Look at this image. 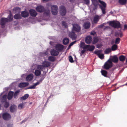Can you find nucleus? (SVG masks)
<instances>
[{
  "label": "nucleus",
  "mask_w": 127,
  "mask_h": 127,
  "mask_svg": "<svg viewBox=\"0 0 127 127\" xmlns=\"http://www.w3.org/2000/svg\"><path fill=\"white\" fill-rule=\"evenodd\" d=\"M12 124H9L8 125V127H12Z\"/></svg>",
  "instance_id": "e2e57ef3"
},
{
  "label": "nucleus",
  "mask_w": 127,
  "mask_h": 127,
  "mask_svg": "<svg viewBox=\"0 0 127 127\" xmlns=\"http://www.w3.org/2000/svg\"><path fill=\"white\" fill-rule=\"evenodd\" d=\"M68 35L69 37L72 40H75L77 38V35L72 31L69 32Z\"/></svg>",
  "instance_id": "423d86ee"
},
{
  "label": "nucleus",
  "mask_w": 127,
  "mask_h": 127,
  "mask_svg": "<svg viewBox=\"0 0 127 127\" xmlns=\"http://www.w3.org/2000/svg\"><path fill=\"white\" fill-rule=\"evenodd\" d=\"M42 65H41L43 67V69L44 67H48L50 66V63L48 62L45 61L42 64Z\"/></svg>",
  "instance_id": "dca6fc26"
},
{
  "label": "nucleus",
  "mask_w": 127,
  "mask_h": 127,
  "mask_svg": "<svg viewBox=\"0 0 127 127\" xmlns=\"http://www.w3.org/2000/svg\"><path fill=\"white\" fill-rule=\"evenodd\" d=\"M14 18L16 19H19L21 18V16L19 14H16L14 16Z\"/></svg>",
  "instance_id": "e433bc0d"
},
{
  "label": "nucleus",
  "mask_w": 127,
  "mask_h": 127,
  "mask_svg": "<svg viewBox=\"0 0 127 127\" xmlns=\"http://www.w3.org/2000/svg\"><path fill=\"white\" fill-rule=\"evenodd\" d=\"M56 14H57V9H58V7L57 6V5H56Z\"/></svg>",
  "instance_id": "69168bd1"
},
{
  "label": "nucleus",
  "mask_w": 127,
  "mask_h": 127,
  "mask_svg": "<svg viewBox=\"0 0 127 127\" xmlns=\"http://www.w3.org/2000/svg\"><path fill=\"white\" fill-rule=\"evenodd\" d=\"M21 11L20 8L19 7H16L14 8L13 9L14 12H19Z\"/></svg>",
  "instance_id": "473e14b6"
},
{
  "label": "nucleus",
  "mask_w": 127,
  "mask_h": 127,
  "mask_svg": "<svg viewBox=\"0 0 127 127\" xmlns=\"http://www.w3.org/2000/svg\"><path fill=\"white\" fill-rule=\"evenodd\" d=\"M17 106L14 105H12L10 108V111L11 112H13L17 110Z\"/></svg>",
  "instance_id": "6ab92c4d"
},
{
  "label": "nucleus",
  "mask_w": 127,
  "mask_h": 127,
  "mask_svg": "<svg viewBox=\"0 0 127 127\" xmlns=\"http://www.w3.org/2000/svg\"><path fill=\"white\" fill-rule=\"evenodd\" d=\"M2 117L4 120H7L10 118L11 116L8 113H5L2 114Z\"/></svg>",
  "instance_id": "9b49d317"
},
{
  "label": "nucleus",
  "mask_w": 127,
  "mask_h": 127,
  "mask_svg": "<svg viewBox=\"0 0 127 127\" xmlns=\"http://www.w3.org/2000/svg\"><path fill=\"white\" fill-rule=\"evenodd\" d=\"M8 20L7 18H2L1 20V27L3 28L4 25L6 22H8Z\"/></svg>",
  "instance_id": "f8f14e48"
},
{
  "label": "nucleus",
  "mask_w": 127,
  "mask_h": 127,
  "mask_svg": "<svg viewBox=\"0 0 127 127\" xmlns=\"http://www.w3.org/2000/svg\"><path fill=\"white\" fill-rule=\"evenodd\" d=\"M92 3L94 5L95 7L97 6L98 4V2L96 0H92Z\"/></svg>",
  "instance_id": "c9c22d12"
},
{
  "label": "nucleus",
  "mask_w": 127,
  "mask_h": 127,
  "mask_svg": "<svg viewBox=\"0 0 127 127\" xmlns=\"http://www.w3.org/2000/svg\"><path fill=\"white\" fill-rule=\"evenodd\" d=\"M26 76V74H23L21 75V77L22 79H23L24 78H25Z\"/></svg>",
  "instance_id": "bf43d9fd"
},
{
  "label": "nucleus",
  "mask_w": 127,
  "mask_h": 127,
  "mask_svg": "<svg viewBox=\"0 0 127 127\" xmlns=\"http://www.w3.org/2000/svg\"><path fill=\"white\" fill-rule=\"evenodd\" d=\"M50 13V10L48 9H47L45 10L44 14V15L48 16L49 15Z\"/></svg>",
  "instance_id": "79ce46f5"
},
{
  "label": "nucleus",
  "mask_w": 127,
  "mask_h": 127,
  "mask_svg": "<svg viewBox=\"0 0 127 127\" xmlns=\"http://www.w3.org/2000/svg\"><path fill=\"white\" fill-rule=\"evenodd\" d=\"M12 18H13L12 14L10 12L9 15L8 16V17L7 18L8 19V21H9L11 20H12Z\"/></svg>",
  "instance_id": "a18cd8bd"
},
{
  "label": "nucleus",
  "mask_w": 127,
  "mask_h": 127,
  "mask_svg": "<svg viewBox=\"0 0 127 127\" xmlns=\"http://www.w3.org/2000/svg\"><path fill=\"white\" fill-rule=\"evenodd\" d=\"M36 10L39 12H42L44 10V7L41 6H37L36 8Z\"/></svg>",
  "instance_id": "2eb2a0df"
},
{
  "label": "nucleus",
  "mask_w": 127,
  "mask_h": 127,
  "mask_svg": "<svg viewBox=\"0 0 127 127\" xmlns=\"http://www.w3.org/2000/svg\"><path fill=\"white\" fill-rule=\"evenodd\" d=\"M101 72L103 76L105 77H108L107 76V72L106 70H101Z\"/></svg>",
  "instance_id": "a878e982"
},
{
  "label": "nucleus",
  "mask_w": 127,
  "mask_h": 127,
  "mask_svg": "<svg viewBox=\"0 0 127 127\" xmlns=\"http://www.w3.org/2000/svg\"><path fill=\"white\" fill-rule=\"evenodd\" d=\"M51 12L52 14L54 15H56V6L52 5L51 7Z\"/></svg>",
  "instance_id": "b1692460"
},
{
  "label": "nucleus",
  "mask_w": 127,
  "mask_h": 127,
  "mask_svg": "<svg viewBox=\"0 0 127 127\" xmlns=\"http://www.w3.org/2000/svg\"><path fill=\"white\" fill-rule=\"evenodd\" d=\"M121 26V25L120 23L118 22L117 23L115 22L114 28H118L120 27Z\"/></svg>",
  "instance_id": "72a5a7b5"
},
{
  "label": "nucleus",
  "mask_w": 127,
  "mask_h": 127,
  "mask_svg": "<svg viewBox=\"0 0 127 127\" xmlns=\"http://www.w3.org/2000/svg\"><path fill=\"white\" fill-rule=\"evenodd\" d=\"M126 58L125 56L122 55L120 56L119 57V59L120 61L123 62L125 61Z\"/></svg>",
  "instance_id": "7c9ffc66"
},
{
  "label": "nucleus",
  "mask_w": 127,
  "mask_h": 127,
  "mask_svg": "<svg viewBox=\"0 0 127 127\" xmlns=\"http://www.w3.org/2000/svg\"><path fill=\"white\" fill-rule=\"evenodd\" d=\"M9 103L8 102H6L5 103V104L4 105V107L6 108H7L9 106Z\"/></svg>",
  "instance_id": "6e6d98bb"
},
{
  "label": "nucleus",
  "mask_w": 127,
  "mask_h": 127,
  "mask_svg": "<svg viewBox=\"0 0 127 127\" xmlns=\"http://www.w3.org/2000/svg\"><path fill=\"white\" fill-rule=\"evenodd\" d=\"M117 34L118 35V36L120 35V37H122L123 35V33L121 32L119 33H117Z\"/></svg>",
  "instance_id": "5fc2aeb1"
},
{
  "label": "nucleus",
  "mask_w": 127,
  "mask_h": 127,
  "mask_svg": "<svg viewBox=\"0 0 127 127\" xmlns=\"http://www.w3.org/2000/svg\"><path fill=\"white\" fill-rule=\"evenodd\" d=\"M55 56H52L49 57L48 58V60L49 61L53 62L55 60Z\"/></svg>",
  "instance_id": "f704fd0d"
},
{
  "label": "nucleus",
  "mask_w": 127,
  "mask_h": 127,
  "mask_svg": "<svg viewBox=\"0 0 127 127\" xmlns=\"http://www.w3.org/2000/svg\"><path fill=\"white\" fill-rule=\"evenodd\" d=\"M43 69V67L41 65H38L36 66V69L34 72V74L36 76H38L41 74V71Z\"/></svg>",
  "instance_id": "f257e3e1"
},
{
  "label": "nucleus",
  "mask_w": 127,
  "mask_h": 127,
  "mask_svg": "<svg viewBox=\"0 0 127 127\" xmlns=\"http://www.w3.org/2000/svg\"><path fill=\"white\" fill-rule=\"evenodd\" d=\"M115 22L114 21H110L109 22V25L110 26L114 28Z\"/></svg>",
  "instance_id": "37998d69"
},
{
  "label": "nucleus",
  "mask_w": 127,
  "mask_h": 127,
  "mask_svg": "<svg viewBox=\"0 0 127 127\" xmlns=\"http://www.w3.org/2000/svg\"><path fill=\"white\" fill-rule=\"evenodd\" d=\"M127 29V25L126 24H125L124 25V29L123 30H126Z\"/></svg>",
  "instance_id": "052dcab7"
},
{
  "label": "nucleus",
  "mask_w": 127,
  "mask_h": 127,
  "mask_svg": "<svg viewBox=\"0 0 127 127\" xmlns=\"http://www.w3.org/2000/svg\"><path fill=\"white\" fill-rule=\"evenodd\" d=\"M111 60L114 63H117L118 61V57L116 56H113Z\"/></svg>",
  "instance_id": "5701e85b"
},
{
  "label": "nucleus",
  "mask_w": 127,
  "mask_h": 127,
  "mask_svg": "<svg viewBox=\"0 0 127 127\" xmlns=\"http://www.w3.org/2000/svg\"><path fill=\"white\" fill-rule=\"evenodd\" d=\"M43 2H45V1H47L48 0H42Z\"/></svg>",
  "instance_id": "338daca9"
},
{
  "label": "nucleus",
  "mask_w": 127,
  "mask_h": 127,
  "mask_svg": "<svg viewBox=\"0 0 127 127\" xmlns=\"http://www.w3.org/2000/svg\"><path fill=\"white\" fill-rule=\"evenodd\" d=\"M99 39L97 37H95L93 38V43L95 44L97 43Z\"/></svg>",
  "instance_id": "a19ab883"
},
{
  "label": "nucleus",
  "mask_w": 127,
  "mask_h": 127,
  "mask_svg": "<svg viewBox=\"0 0 127 127\" xmlns=\"http://www.w3.org/2000/svg\"><path fill=\"white\" fill-rule=\"evenodd\" d=\"M76 42V41H75L71 43L69 45V47H70L73 45L74 43H75Z\"/></svg>",
  "instance_id": "4d7b16f0"
},
{
  "label": "nucleus",
  "mask_w": 127,
  "mask_h": 127,
  "mask_svg": "<svg viewBox=\"0 0 127 127\" xmlns=\"http://www.w3.org/2000/svg\"><path fill=\"white\" fill-rule=\"evenodd\" d=\"M99 16L97 15H96L94 17L93 22L94 23H96L100 19Z\"/></svg>",
  "instance_id": "aec40b11"
},
{
  "label": "nucleus",
  "mask_w": 127,
  "mask_h": 127,
  "mask_svg": "<svg viewBox=\"0 0 127 127\" xmlns=\"http://www.w3.org/2000/svg\"><path fill=\"white\" fill-rule=\"evenodd\" d=\"M13 94L14 92H13L10 91L9 92L7 96L8 99L10 100L12 98Z\"/></svg>",
  "instance_id": "393cba45"
},
{
  "label": "nucleus",
  "mask_w": 127,
  "mask_h": 127,
  "mask_svg": "<svg viewBox=\"0 0 127 127\" xmlns=\"http://www.w3.org/2000/svg\"><path fill=\"white\" fill-rule=\"evenodd\" d=\"M44 54L45 55H47V52H45V53H44Z\"/></svg>",
  "instance_id": "774afa93"
},
{
  "label": "nucleus",
  "mask_w": 127,
  "mask_h": 127,
  "mask_svg": "<svg viewBox=\"0 0 127 127\" xmlns=\"http://www.w3.org/2000/svg\"><path fill=\"white\" fill-rule=\"evenodd\" d=\"M90 26V23L89 22H85L84 24V28L86 29H88Z\"/></svg>",
  "instance_id": "412c9836"
},
{
  "label": "nucleus",
  "mask_w": 127,
  "mask_h": 127,
  "mask_svg": "<svg viewBox=\"0 0 127 127\" xmlns=\"http://www.w3.org/2000/svg\"><path fill=\"white\" fill-rule=\"evenodd\" d=\"M33 77V75L32 74H30L28 75L26 77V80L28 82L30 81L32 79Z\"/></svg>",
  "instance_id": "4468645a"
},
{
  "label": "nucleus",
  "mask_w": 127,
  "mask_h": 127,
  "mask_svg": "<svg viewBox=\"0 0 127 127\" xmlns=\"http://www.w3.org/2000/svg\"><path fill=\"white\" fill-rule=\"evenodd\" d=\"M62 24L63 26H64L65 28H67L68 27V26L66 23L65 22L63 21L62 22Z\"/></svg>",
  "instance_id": "de8ad7c7"
},
{
  "label": "nucleus",
  "mask_w": 127,
  "mask_h": 127,
  "mask_svg": "<svg viewBox=\"0 0 127 127\" xmlns=\"http://www.w3.org/2000/svg\"><path fill=\"white\" fill-rule=\"evenodd\" d=\"M44 77H42L41 79L38 81L36 83H34L33 85L32 86H31V87L28 88L27 89H35V88L36 86L38 85H39L41 83V82L44 79Z\"/></svg>",
  "instance_id": "1a4fd4ad"
},
{
  "label": "nucleus",
  "mask_w": 127,
  "mask_h": 127,
  "mask_svg": "<svg viewBox=\"0 0 127 127\" xmlns=\"http://www.w3.org/2000/svg\"><path fill=\"white\" fill-rule=\"evenodd\" d=\"M59 52L58 51H56V56H57L58 55Z\"/></svg>",
  "instance_id": "0e129e2a"
},
{
  "label": "nucleus",
  "mask_w": 127,
  "mask_h": 127,
  "mask_svg": "<svg viewBox=\"0 0 127 127\" xmlns=\"http://www.w3.org/2000/svg\"><path fill=\"white\" fill-rule=\"evenodd\" d=\"M127 0H119L118 2L120 4L123 5L125 4L127 2Z\"/></svg>",
  "instance_id": "c756f323"
},
{
  "label": "nucleus",
  "mask_w": 127,
  "mask_h": 127,
  "mask_svg": "<svg viewBox=\"0 0 127 127\" xmlns=\"http://www.w3.org/2000/svg\"><path fill=\"white\" fill-rule=\"evenodd\" d=\"M111 51V49L110 48H108L105 49L104 51V53L105 54H107L110 52Z\"/></svg>",
  "instance_id": "2f4dec72"
},
{
  "label": "nucleus",
  "mask_w": 127,
  "mask_h": 127,
  "mask_svg": "<svg viewBox=\"0 0 127 127\" xmlns=\"http://www.w3.org/2000/svg\"><path fill=\"white\" fill-rule=\"evenodd\" d=\"M98 57L100 59H102L104 58V54H100L98 56Z\"/></svg>",
  "instance_id": "8fccbe9b"
},
{
  "label": "nucleus",
  "mask_w": 127,
  "mask_h": 127,
  "mask_svg": "<svg viewBox=\"0 0 127 127\" xmlns=\"http://www.w3.org/2000/svg\"><path fill=\"white\" fill-rule=\"evenodd\" d=\"M29 15V13L26 11H24L21 13L22 16L24 17H26L28 16Z\"/></svg>",
  "instance_id": "4be33fe9"
},
{
  "label": "nucleus",
  "mask_w": 127,
  "mask_h": 127,
  "mask_svg": "<svg viewBox=\"0 0 127 127\" xmlns=\"http://www.w3.org/2000/svg\"><path fill=\"white\" fill-rule=\"evenodd\" d=\"M84 49V50H82L81 53H80V55L81 56H82L83 54L85 52H86V50Z\"/></svg>",
  "instance_id": "864d4df0"
},
{
  "label": "nucleus",
  "mask_w": 127,
  "mask_h": 127,
  "mask_svg": "<svg viewBox=\"0 0 127 127\" xmlns=\"http://www.w3.org/2000/svg\"><path fill=\"white\" fill-rule=\"evenodd\" d=\"M29 12L31 15L32 16L35 17L36 16L37 14L36 12L34 10L31 9L30 10Z\"/></svg>",
  "instance_id": "f3484780"
},
{
  "label": "nucleus",
  "mask_w": 127,
  "mask_h": 127,
  "mask_svg": "<svg viewBox=\"0 0 127 127\" xmlns=\"http://www.w3.org/2000/svg\"><path fill=\"white\" fill-rule=\"evenodd\" d=\"M95 47L94 45H86L83 47L84 49H87V51H92L95 49Z\"/></svg>",
  "instance_id": "39448f33"
},
{
  "label": "nucleus",
  "mask_w": 127,
  "mask_h": 127,
  "mask_svg": "<svg viewBox=\"0 0 127 127\" xmlns=\"http://www.w3.org/2000/svg\"><path fill=\"white\" fill-rule=\"evenodd\" d=\"M112 65L113 63L112 61L109 59L105 63L104 65V68L106 70L109 69L112 67Z\"/></svg>",
  "instance_id": "7ed1b4c3"
},
{
  "label": "nucleus",
  "mask_w": 127,
  "mask_h": 127,
  "mask_svg": "<svg viewBox=\"0 0 127 127\" xmlns=\"http://www.w3.org/2000/svg\"><path fill=\"white\" fill-rule=\"evenodd\" d=\"M29 83L28 82L21 83L19 84L18 86L20 88H23L28 86Z\"/></svg>",
  "instance_id": "a211bd4d"
},
{
  "label": "nucleus",
  "mask_w": 127,
  "mask_h": 127,
  "mask_svg": "<svg viewBox=\"0 0 127 127\" xmlns=\"http://www.w3.org/2000/svg\"><path fill=\"white\" fill-rule=\"evenodd\" d=\"M54 43H55L52 42H50V44L52 45L53 46H54L55 47V48L56 47V45L55 44H54Z\"/></svg>",
  "instance_id": "13d9d810"
},
{
  "label": "nucleus",
  "mask_w": 127,
  "mask_h": 127,
  "mask_svg": "<svg viewBox=\"0 0 127 127\" xmlns=\"http://www.w3.org/2000/svg\"><path fill=\"white\" fill-rule=\"evenodd\" d=\"M69 62L71 63L74 62V61L73 60V58L71 56H69Z\"/></svg>",
  "instance_id": "09e8293b"
},
{
  "label": "nucleus",
  "mask_w": 127,
  "mask_h": 127,
  "mask_svg": "<svg viewBox=\"0 0 127 127\" xmlns=\"http://www.w3.org/2000/svg\"><path fill=\"white\" fill-rule=\"evenodd\" d=\"M64 46L60 44H56V50L59 52H61L64 49Z\"/></svg>",
  "instance_id": "6e6552de"
},
{
  "label": "nucleus",
  "mask_w": 127,
  "mask_h": 127,
  "mask_svg": "<svg viewBox=\"0 0 127 127\" xmlns=\"http://www.w3.org/2000/svg\"><path fill=\"white\" fill-rule=\"evenodd\" d=\"M118 48V46L116 44H114L111 47V51H114L116 50Z\"/></svg>",
  "instance_id": "cd10ccee"
},
{
  "label": "nucleus",
  "mask_w": 127,
  "mask_h": 127,
  "mask_svg": "<svg viewBox=\"0 0 127 127\" xmlns=\"http://www.w3.org/2000/svg\"><path fill=\"white\" fill-rule=\"evenodd\" d=\"M85 2V3L87 5H89L90 4V0H83Z\"/></svg>",
  "instance_id": "3c124183"
},
{
  "label": "nucleus",
  "mask_w": 127,
  "mask_h": 127,
  "mask_svg": "<svg viewBox=\"0 0 127 127\" xmlns=\"http://www.w3.org/2000/svg\"><path fill=\"white\" fill-rule=\"evenodd\" d=\"M4 92L2 93L0 95V102H5L6 99L7 95L4 94L3 95Z\"/></svg>",
  "instance_id": "9d476101"
},
{
  "label": "nucleus",
  "mask_w": 127,
  "mask_h": 127,
  "mask_svg": "<svg viewBox=\"0 0 127 127\" xmlns=\"http://www.w3.org/2000/svg\"><path fill=\"white\" fill-rule=\"evenodd\" d=\"M102 50H95L94 52V53L98 56L102 52Z\"/></svg>",
  "instance_id": "4c0bfd02"
},
{
  "label": "nucleus",
  "mask_w": 127,
  "mask_h": 127,
  "mask_svg": "<svg viewBox=\"0 0 127 127\" xmlns=\"http://www.w3.org/2000/svg\"><path fill=\"white\" fill-rule=\"evenodd\" d=\"M80 29L81 27L78 24H76L73 25L72 29V31L79 32L80 31Z\"/></svg>",
  "instance_id": "0eeeda50"
},
{
  "label": "nucleus",
  "mask_w": 127,
  "mask_h": 127,
  "mask_svg": "<svg viewBox=\"0 0 127 127\" xmlns=\"http://www.w3.org/2000/svg\"><path fill=\"white\" fill-rule=\"evenodd\" d=\"M86 45H85V43L83 42H81L80 44V47H83L84 46Z\"/></svg>",
  "instance_id": "603ef678"
},
{
  "label": "nucleus",
  "mask_w": 127,
  "mask_h": 127,
  "mask_svg": "<svg viewBox=\"0 0 127 127\" xmlns=\"http://www.w3.org/2000/svg\"><path fill=\"white\" fill-rule=\"evenodd\" d=\"M121 40L120 38L119 37H118L116 38L115 39V44H119Z\"/></svg>",
  "instance_id": "c03bdc74"
},
{
  "label": "nucleus",
  "mask_w": 127,
  "mask_h": 127,
  "mask_svg": "<svg viewBox=\"0 0 127 127\" xmlns=\"http://www.w3.org/2000/svg\"><path fill=\"white\" fill-rule=\"evenodd\" d=\"M51 54L52 56H55L56 55V51L54 50H52L51 51Z\"/></svg>",
  "instance_id": "49530a36"
},
{
  "label": "nucleus",
  "mask_w": 127,
  "mask_h": 127,
  "mask_svg": "<svg viewBox=\"0 0 127 127\" xmlns=\"http://www.w3.org/2000/svg\"><path fill=\"white\" fill-rule=\"evenodd\" d=\"M99 2L102 5H100V7L102 10V14L105 15L106 13L105 8L106 6V4L104 2L100 0H99Z\"/></svg>",
  "instance_id": "f03ea898"
},
{
  "label": "nucleus",
  "mask_w": 127,
  "mask_h": 127,
  "mask_svg": "<svg viewBox=\"0 0 127 127\" xmlns=\"http://www.w3.org/2000/svg\"><path fill=\"white\" fill-rule=\"evenodd\" d=\"M96 34V32L94 31H93L91 32L90 34L93 35H94Z\"/></svg>",
  "instance_id": "680f3d73"
},
{
  "label": "nucleus",
  "mask_w": 127,
  "mask_h": 127,
  "mask_svg": "<svg viewBox=\"0 0 127 127\" xmlns=\"http://www.w3.org/2000/svg\"><path fill=\"white\" fill-rule=\"evenodd\" d=\"M20 92V91L19 90H17L16 91L14 95V98H16L17 97L18 95V94Z\"/></svg>",
  "instance_id": "ea45409f"
},
{
  "label": "nucleus",
  "mask_w": 127,
  "mask_h": 127,
  "mask_svg": "<svg viewBox=\"0 0 127 127\" xmlns=\"http://www.w3.org/2000/svg\"><path fill=\"white\" fill-rule=\"evenodd\" d=\"M29 95L28 94H25L24 96L20 98L21 100H25L29 96Z\"/></svg>",
  "instance_id": "c85d7f7f"
},
{
  "label": "nucleus",
  "mask_w": 127,
  "mask_h": 127,
  "mask_svg": "<svg viewBox=\"0 0 127 127\" xmlns=\"http://www.w3.org/2000/svg\"><path fill=\"white\" fill-rule=\"evenodd\" d=\"M63 43L64 44L66 45L69 42V39L67 38H65L63 40Z\"/></svg>",
  "instance_id": "bb28decb"
},
{
  "label": "nucleus",
  "mask_w": 127,
  "mask_h": 127,
  "mask_svg": "<svg viewBox=\"0 0 127 127\" xmlns=\"http://www.w3.org/2000/svg\"><path fill=\"white\" fill-rule=\"evenodd\" d=\"M92 39V37L90 36H87L85 39L86 43L88 44L90 43L91 42Z\"/></svg>",
  "instance_id": "ddd939ff"
},
{
  "label": "nucleus",
  "mask_w": 127,
  "mask_h": 127,
  "mask_svg": "<svg viewBox=\"0 0 127 127\" xmlns=\"http://www.w3.org/2000/svg\"><path fill=\"white\" fill-rule=\"evenodd\" d=\"M25 105L24 103L22 102L18 106V108L20 109H21L23 108Z\"/></svg>",
  "instance_id": "58836bf2"
},
{
  "label": "nucleus",
  "mask_w": 127,
  "mask_h": 127,
  "mask_svg": "<svg viewBox=\"0 0 127 127\" xmlns=\"http://www.w3.org/2000/svg\"><path fill=\"white\" fill-rule=\"evenodd\" d=\"M66 8L64 6H61L60 8V13L62 16H64L66 14Z\"/></svg>",
  "instance_id": "20e7f679"
}]
</instances>
